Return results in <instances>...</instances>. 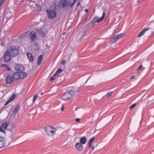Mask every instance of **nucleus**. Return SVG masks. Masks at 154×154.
I'll return each mask as SVG.
<instances>
[{
	"instance_id": "obj_45",
	"label": "nucleus",
	"mask_w": 154,
	"mask_h": 154,
	"mask_svg": "<svg viewBox=\"0 0 154 154\" xmlns=\"http://www.w3.org/2000/svg\"><path fill=\"white\" fill-rule=\"evenodd\" d=\"M85 11H86V12H88V10H87V9H85Z\"/></svg>"
},
{
	"instance_id": "obj_40",
	"label": "nucleus",
	"mask_w": 154,
	"mask_h": 154,
	"mask_svg": "<svg viewBox=\"0 0 154 154\" xmlns=\"http://www.w3.org/2000/svg\"><path fill=\"white\" fill-rule=\"evenodd\" d=\"M7 70L8 71H10V68L8 66H7Z\"/></svg>"
},
{
	"instance_id": "obj_6",
	"label": "nucleus",
	"mask_w": 154,
	"mask_h": 154,
	"mask_svg": "<svg viewBox=\"0 0 154 154\" xmlns=\"http://www.w3.org/2000/svg\"><path fill=\"white\" fill-rule=\"evenodd\" d=\"M105 12H104L103 14V15L99 19H98L97 18V17H94V18L91 20L92 23L94 24L96 23V22L99 23L100 21H102L105 16Z\"/></svg>"
},
{
	"instance_id": "obj_39",
	"label": "nucleus",
	"mask_w": 154,
	"mask_h": 154,
	"mask_svg": "<svg viewBox=\"0 0 154 154\" xmlns=\"http://www.w3.org/2000/svg\"><path fill=\"white\" fill-rule=\"evenodd\" d=\"M58 75V74L56 72L54 74L53 76L55 77Z\"/></svg>"
},
{
	"instance_id": "obj_48",
	"label": "nucleus",
	"mask_w": 154,
	"mask_h": 154,
	"mask_svg": "<svg viewBox=\"0 0 154 154\" xmlns=\"http://www.w3.org/2000/svg\"><path fill=\"white\" fill-rule=\"evenodd\" d=\"M80 39H80H79V40H80V39Z\"/></svg>"
},
{
	"instance_id": "obj_13",
	"label": "nucleus",
	"mask_w": 154,
	"mask_h": 154,
	"mask_svg": "<svg viewBox=\"0 0 154 154\" xmlns=\"http://www.w3.org/2000/svg\"><path fill=\"white\" fill-rule=\"evenodd\" d=\"M76 149L79 151H82L83 149V146L82 144L79 143H77L75 144Z\"/></svg>"
},
{
	"instance_id": "obj_47",
	"label": "nucleus",
	"mask_w": 154,
	"mask_h": 154,
	"mask_svg": "<svg viewBox=\"0 0 154 154\" xmlns=\"http://www.w3.org/2000/svg\"><path fill=\"white\" fill-rule=\"evenodd\" d=\"M43 94V93H41V94Z\"/></svg>"
},
{
	"instance_id": "obj_14",
	"label": "nucleus",
	"mask_w": 154,
	"mask_h": 154,
	"mask_svg": "<svg viewBox=\"0 0 154 154\" xmlns=\"http://www.w3.org/2000/svg\"><path fill=\"white\" fill-rule=\"evenodd\" d=\"M20 107V106L19 105H17L16 106L15 109L12 114L11 115H14V116H15L17 115V112L19 111Z\"/></svg>"
},
{
	"instance_id": "obj_17",
	"label": "nucleus",
	"mask_w": 154,
	"mask_h": 154,
	"mask_svg": "<svg viewBox=\"0 0 154 154\" xmlns=\"http://www.w3.org/2000/svg\"><path fill=\"white\" fill-rule=\"evenodd\" d=\"M14 79H20V77L19 72H15L12 75Z\"/></svg>"
},
{
	"instance_id": "obj_16",
	"label": "nucleus",
	"mask_w": 154,
	"mask_h": 154,
	"mask_svg": "<svg viewBox=\"0 0 154 154\" xmlns=\"http://www.w3.org/2000/svg\"><path fill=\"white\" fill-rule=\"evenodd\" d=\"M27 56L30 62H32L34 61L33 57L31 53H27Z\"/></svg>"
},
{
	"instance_id": "obj_33",
	"label": "nucleus",
	"mask_w": 154,
	"mask_h": 154,
	"mask_svg": "<svg viewBox=\"0 0 154 154\" xmlns=\"http://www.w3.org/2000/svg\"><path fill=\"white\" fill-rule=\"evenodd\" d=\"M0 132H5V130H3L2 128V127L0 126Z\"/></svg>"
},
{
	"instance_id": "obj_31",
	"label": "nucleus",
	"mask_w": 154,
	"mask_h": 154,
	"mask_svg": "<svg viewBox=\"0 0 154 154\" xmlns=\"http://www.w3.org/2000/svg\"><path fill=\"white\" fill-rule=\"evenodd\" d=\"M143 67L142 65H140L139 67H138V68L137 69V71H139Z\"/></svg>"
},
{
	"instance_id": "obj_22",
	"label": "nucleus",
	"mask_w": 154,
	"mask_h": 154,
	"mask_svg": "<svg viewBox=\"0 0 154 154\" xmlns=\"http://www.w3.org/2000/svg\"><path fill=\"white\" fill-rule=\"evenodd\" d=\"M8 124L9 122H4L2 124L1 126L3 129H5L7 128Z\"/></svg>"
},
{
	"instance_id": "obj_23",
	"label": "nucleus",
	"mask_w": 154,
	"mask_h": 154,
	"mask_svg": "<svg viewBox=\"0 0 154 154\" xmlns=\"http://www.w3.org/2000/svg\"><path fill=\"white\" fill-rule=\"evenodd\" d=\"M16 97V95L15 94H13L11 97H10L9 99L11 101L13 100Z\"/></svg>"
},
{
	"instance_id": "obj_29",
	"label": "nucleus",
	"mask_w": 154,
	"mask_h": 154,
	"mask_svg": "<svg viewBox=\"0 0 154 154\" xmlns=\"http://www.w3.org/2000/svg\"><path fill=\"white\" fill-rule=\"evenodd\" d=\"M112 94V92H109L108 93H107L106 94V97H109Z\"/></svg>"
},
{
	"instance_id": "obj_11",
	"label": "nucleus",
	"mask_w": 154,
	"mask_h": 154,
	"mask_svg": "<svg viewBox=\"0 0 154 154\" xmlns=\"http://www.w3.org/2000/svg\"><path fill=\"white\" fill-rule=\"evenodd\" d=\"M5 138L3 137H0V148L3 147L5 145Z\"/></svg>"
},
{
	"instance_id": "obj_3",
	"label": "nucleus",
	"mask_w": 154,
	"mask_h": 154,
	"mask_svg": "<svg viewBox=\"0 0 154 154\" xmlns=\"http://www.w3.org/2000/svg\"><path fill=\"white\" fill-rule=\"evenodd\" d=\"M9 50L12 57H16L19 54V50L15 46L10 47Z\"/></svg>"
},
{
	"instance_id": "obj_41",
	"label": "nucleus",
	"mask_w": 154,
	"mask_h": 154,
	"mask_svg": "<svg viewBox=\"0 0 154 154\" xmlns=\"http://www.w3.org/2000/svg\"><path fill=\"white\" fill-rule=\"evenodd\" d=\"M91 149H92V150H93L94 148L93 146H92V145H91Z\"/></svg>"
},
{
	"instance_id": "obj_12",
	"label": "nucleus",
	"mask_w": 154,
	"mask_h": 154,
	"mask_svg": "<svg viewBox=\"0 0 154 154\" xmlns=\"http://www.w3.org/2000/svg\"><path fill=\"white\" fill-rule=\"evenodd\" d=\"M124 36V35L123 34H121L118 35L116 37H113L112 38H111V40L113 39L114 41H113V42H115L117 40L121 38Z\"/></svg>"
},
{
	"instance_id": "obj_30",
	"label": "nucleus",
	"mask_w": 154,
	"mask_h": 154,
	"mask_svg": "<svg viewBox=\"0 0 154 154\" xmlns=\"http://www.w3.org/2000/svg\"><path fill=\"white\" fill-rule=\"evenodd\" d=\"M11 100L9 99V100H8L7 101V102H6V103H5V106H6V105H8L10 102H11Z\"/></svg>"
},
{
	"instance_id": "obj_4",
	"label": "nucleus",
	"mask_w": 154,
	"mask_h": 154,
	"mask_svg": "<svg viewBox=\"0 0 154 154\" xmlns=\"http://www.w3.org/2000/svg\"><path fill=\"white\" fill-rule=\"evenodd\" d=\"M75 95V92L72 90L66 92L62 96V98L64 100H66L70 99Z\"/></svg>"
},
{
	"instance_id": "obj_36",
	"label": "nucleus",
	"mask_w": 154,
	"mask_h": 154,
	"mask_svg": "<svg viewBox=\"0 0 154 154\" xmlns=\"http://www.w3.org/2000/svg\"><path fill=\"white\" fill-rule=\"evenodd\" d=\"M54 77L53 76H52V77H51L50 78V81H53L54 80Z\"/></svg>"
},
{
	"instance_id": "obj_25",
	"label": "nucleus",
	"mask_w": 154,
	"mask_h": 154,
	"mask_svg": "<svg viewBox=\"0 0 154 154\" xmlns=\"http://www.w3.org/2000/svg\"><path fill=\"white\" fill-rule=\"evenodd\" d=\"M62 71V70L60 68H59L58 69L56 72L58 74V75H59L60 73H61Z\"/></svg>"
},
{
	"instance_id": "obj_43",
	"label": "nucleus",
	"mask_w": 154,
	"mask_h": 154,
	"mask_svg": "<svg viewBox=\"0 0 154 154\" xmlns=\"http://www.w3.org/2000/svg\"><path fill=\"white\" fill-rule=\"evenodd\" d=\"M39 32H40L41 33H42V31L41 29H39Z\"/></svg>"
},
{
	"instance_id": "obj_26",
	"label": "nucleus",
	"mask_w": 154,
	"mask_h": 154,
	"mask_svg": "<svg viewBox=\"0 0 154 154\" xmlns=\"http://www.w3.org/2000/svg\"><path fill=\"white\" fill-rule=\"evenodd\" d=\"M136 103H134L133 105H132L130 107V109H133L136 106Z\"/></svg>"
},
{
	"instance_id": "obj_2",
	"label": "nucleus",
	"mask_w": 154,
	"mask_h": 154,
	"mask_svg": "<svg viewBox=\"0 0 154 154\" xmlns=\"http://www.w3.org/2000/svg\"><path fill=\"white\" fill-rule=\"evenodd\" d=\"M47 134L50 136H54L55 134L56 128L51 126H48L45 128Z\"/></svg>"
},
{
	"instance_id": "obj_7",
	"label": "nucleus",
	"mask_w": 154,
	"mask_h": 154,
	"mask_svg": "<svg viewBox=\"0 0 154 154\" xmlns=\"http://www.w3.org/2000/svg\"><path fill=\"white\" fill-rule=\"evenodd\" d=\"M15 70L17 72H23L24 70V67L21 64H17L15 66Z\"/></svg>"
},
{
	"instance_id": "obj_18",
	"label": "nucleus",
	"mask_w": 154,
	"mask_h": 154,
	"mask_svg": "<svg viewBox=\"0 0 154 154\" xmlns=\"http://www.w3.org/2000/svg\"><path fill=\"white\" fill-rule=\"evenodd\" d=\"M87 141V138L85 137H83L80 138V143L82 144H85Z\"/></svg>"
},
{
	"instance_id": "obj_46",
	"label": "nucleus",
	"mask_w": 154,
	"mask_h": 154,
	"mask_svg": "<svg viewBox=\"0 0 154 154\" xmlns=\"http://www.w3.org/2000/svg\"><path fill=\"white\" fill-rule=\"evenodd\" d=\"M116 31H114L113 32V34H114V33H116Z\"/></svg>"
},
{
	"instance_id": "obj_20",
	"label": "nucleus",
	"mask_w": 154,
	"mask_h": 154,
	"mask_svg": "<svg viewBox=\"0 0 154 154\" xmlns=\"http://www.w3.org/2000/svg\"><path fill=\"white\" fill-rule=\"evenodd\" d=\"M43 55L42 54L40 55L38 57L37 62V64L38 65H40L42 63V60Z\"/></svg>"
},
{
	"instance_id": "obj_10",
	"label": "nucleus",
	"mask_w": 154,
	"mask_h": 154,
	"mask_svg": "<svg viewBox=\"0 0 154 154\" xmlns=\"http://www.w3.org/2000/svg\"><path fill=\"white\" fill-rule=\"evenodd\" d=\"M13 76L11 75H8L5 79V82L7 84H10L14 81Z\"/></svg>"
},
{
	"instance_id": "obj_8",
	"label": "nucleus",
	"mask_w": 154,
	"mask_h": 154,
	"mask_svg": "<svg viewBox=\"0 0 154 154\" xmlns=\"http://www.w3.org/2000/svg\"><path fill=\"white\" fill-rule=\"evenodd\" d=\"M4 59L6 62H8L11 60V56L9 50H7L6 51L4 55Z\"/></svg>"
},
{
	"instance_id": "obj_24",
	"label": "nucleus",
	"mask_w": 154,
	"mask_h": 154,
	"mask_svg": "<svg viewBox=\"0 0 154 154\" xmlns=\"http://www.w3.org/2000/svg\"><path fill=\"white\" fill-rule=\"evenodd\" d=\"M77 0H74L73 2L71 4L70 7H72L73 5L75 4Z\"/></svg>"
},
{
	"instance_id": "obj_5",
	"label": "nucleus",
	"mask_w": 154,
	"mask_h": 154,
	"mask_svg": "<svg viewBox=\"0 0 154 154\" xmlns=\"http://www.w3.org/2000/svg\"><path fill=\"white\" fill-rule=\"evenodd\" d=\"M71 3V2L70 1H68L67 0H63L61 2H59V5L62 8H64L69 7Z\"/></svg>"
},
{
	"instance_id": "obj_35",
	"label": "nucleus",
	"mask_w": 154,
	"mask_h": 154,
	"mask_svg": "<svg viewBox=\"0 0 154 154\" xmlns=\"http://www.w3.org/2000/svg\"><path fill=\"white\" fill-rule=\"evenodd\" d=\"M80 119L79 118H76L75 119V121L76 122H79L80 121Z\"/></svg>"
},
{
	"instance_id": "obj_42",
	"label": "nucleus",
	"mask_w": 154,
	"mask_h": 154,
	"mask_svg": "<svg viewBox=\"0 0 154 154\" xmlns=\"http://www.w3.org/2000/svg\"><path fill=\"white\" fill-rule=\"evenodd\" d=\"M7 66V65L5 64H3L2 65V67H3V66Z\"/></svg>"
},
{
	"instance_id": "obj_9",
	"label": "nucleus",
	"mask_w": 154,
	"mask_h": 154,
	"mask_svg": "<svg viewBox=\"0 0 154 154\" xmlns=\"http://www.w3.org/2000/svg\"><path fill=\"white\" fill-rule=\"evenodd\" d=\"M29 34L30 37L31 41L32 42L35 41L36 39V36L35 32L34 31H32L30 32Z\"/></svg>"
},
{
	"instance_id": "obj_27",
	"label": "nucleus",
	"mask_w": 154,
	"mask_h": 154,
	"mask_svg": "<svg viewBox=\"0 0 154 154\" xmlns=\"http://www.w3.org/2000/svg\"><path fill=\"white\" fill-rule=\"evenodd\" d=\"M36 8H37V10L38 11H40L41 9V7L40 5H36Z\"/></svg>"
},
{
	"instance_id": "obj_21",
	"label": "nucleus",
	"mask_w": 154,
	"mask_h": 154,
	"mask_svg": "<svg viewBox=\"0 0 154 154\" xmlns=\"http://www.w3.org/2000/svg\"><path fill=\"white\" fill-rule=\"evenodd\" d=\"M95 138L94 137H93L91 138L89 140L88 142V145L89 147L90 148L91 145H92V143L93 141L95 140Z\"/></svg>"
},
{
	"instance_id": "obj_32",
	"label": "nucleus",
	"mask_w": 154,
	"mask_h": 154,
	"mask_svg": "<svg viewBox=\"0 0 154 154\" xmlns=\"http://www.w3.org/2000/svg\"><path fill=\"white\" fill-rule=\"evenodd\" d=\"M66 61L65 60H62L61 62V64L62 65H63L66 63Z\"/></svg>"
},
{
	"instance_id": "obj_15",
	"label": "nucleus",
	"mask_w": 154,
	"mask_h": 154,
	"mask_svg": "<svg viewBox=\"0 0 154 154\" xmlns=\"http://www.w3.org/2000/svg\"><path fill=\"white\" fill-rule=\"evenodd\" d=\"M150 28H146L145 29H144L141 32L139 33L138 35V37L139 38H140V37H141V36H142V35H144V34L145 32L146 31L149 30V29Z\"/></svg>"
},
{
	"instance_id": "obj_37",
	"label": "nucleus",
	"mask_w": 154,
	"mask_h": 154,
	"mask_svg": "<svg viewBox=\"0 0 154 154\" xmlns=\"http://www.w3.org/2000/svg\"><path fill=\"white\" fill-rule=\"evenodd\" d=\"M135 75H132L130 78V79H132L134 78Z\"/></svg>"
},
{
	"instance_id": "obj_44",
	"label": "nucleus",
	"mask_w": 154,
	"mask_h": 154,
	"mask_svg": "<svg viewBox=\"0 0 154 154\" xmlns=\"http://www.w3.org/2000/svg\"><path fill=\"white\" fill-rule=\"evenodd\" d=\"M84 37V35H82V37L80 38V39H82Z\"/></svg>"
},
{
	"instance_id": "obj_1",
	"label": "nucleus",
	"mask_w": 154,
	"mask_h": 154,
	"mask_svg": "<svg viewBox=\"0 0 154 154\" xmlns=\"http://www.w3.org/2000/svg\"><path fill=\"white\" fill-rule=\"evenodd\" d=\"M54 5V8L53 9H47L46 12L47 13L48 17L50 19H52L55 18L57 15L55 12L56 9V6L55 5Z\"/></svg>"
},
{
	"instance_id": "obj_34",
	"label": "nucleus",
	"mask_w": 154,
	"mask_h": 154,
	"mask_svg": "<svg viewBox=\"0 0 154 154\" xmlns=\"http://www.w3.org/2000/svg\"><path fill=\"white\" fill-rule=\"evenodd\" d=\"M3 2V1L0 0V7L1 6Z\"/></svg>"
},
{
	"instance_id": "obj_19",
	"label": "nucleus",
	"mask_w": 154,
	"mask_h": 154,
	"mask_svg": "<svg viewBox=\"0 0 154 154\" xmlns=\"http://www.w3.org/2000/svg\"><path fill=\"white\" fill-rule=\"evenodd\" d=\"M20 77V79H22L26 76L27 74L26 73L23 72H19Z\"/></svg>"
},
{
	"instance_id": "obj_28",
	"label": "nucleus",
	"mask_w": 154,
	"mask_h": 154,
	"mask_svg": "<svg viewBox=\"0 0 154 154\" xmlns=\"http://www.w3.org/2000/svg\"><path fill=\"white\" fill-rule=\"evenodd\" d=\"M38 97L37 95H35L33 97V102L34 103Z\"/></svg>"
},
{
	"instance_id": "obj_38",
	"label": "nucleus",
	"mask_w": 154,
	"mask_h": 154,
	"mask_svg": "<svg viewBox=\"0 0 154 154\" xmlns=\"http://www.w3.org/2000/svg\"><path fill=\"white\" fill-rule=\"evenodd\" d=\"M64 106H62L61 109V111H63L64 110Z\"/></svg>"
}]
</instances>
